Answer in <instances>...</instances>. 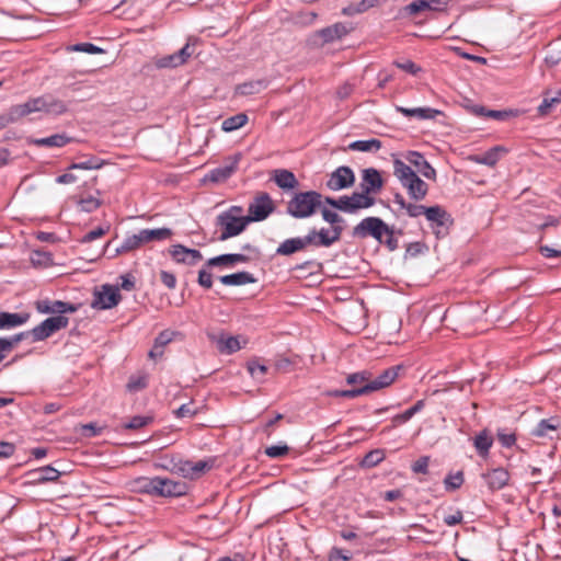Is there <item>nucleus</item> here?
Listing matches in <instances>:
<instances>
[{
    "instance_id": "nucleus-60",
    "label": "nucleus",
    "mask_w": 561,
    "mask_h": 561,
    "mask_svg": "<svg viewBox=\"0 0 561 561\" xmlns=\"http://www.w3.org/2000/svg\"><path fill=\"white\" fill-rule=\"evenodd\" d=\"M321 215L324 221L333 226L341 225L344 222V219L335 211H332L325 207L321 208Z\"/></svg>"
},
{
    "instance_id": "nucleus-63",
    "label": "nucleus",
    "mask_w": 561,
    "mask_h": 561,
    "mask_svg": "<svg viewBox=\"0 0 561 561\" xmlns=\"http://www.w3.org/2000/svg\"><path fill=\"white\" fill-rule=\"evenodd\" d=\"M102 428L96 423H87L80 425V434L84 437L91 438L101 434Z\"/></svg>"
},
{
    "instance_id": "nucleus-1",
    "label": "nucleus",
    "mask_w": 561,
    "mask_h": 561,
    "mask_svg": "<svg viewBox=\"0 0 561 561\" xmlns=\"http://www.w3.org/2000/svg\"><path fill=\"white\" fill-rule=\"evenodd\" d=\"M383 187V180L380 172L375 168H367L362 171V182L359 191L353 192L351 195L358 210L367 209L376 204L375 194L379 193Z\"/></svg>"
},
{
    "instance_id": "nucleus-4",
    "label": "nucleus",
    "mask_w": 561,
    "mask_h": 561,
    "mask_svg": "<svg viewBox=\"0 0 561 561\" xmlns=\"http://www.w3.org/2000/svg\"><path fill=\"white\" fill-rule=\"evenodd\" d=\"M388 232V224L379 217H366L362 219L352 230V236L357 239L374 238L378 243H382V237Z\"/></svg>"
},
{
    "instance_id": "nucleus-24",
    "label": "nucleus",
    "mask_w": 561,
    "mask_h": 561,
    "mask_svg": "<svg viewBox=\"0 0 561 561\" xmlns=\"http://www.w3.org/2000/svg\"><path fill=\"white\" fill-rule=\"evenodd\" d=\"M73 140L72 137L68 136L66 133L54 134L44 138H33L28 142L36 147H56L62 148L66 145L70 144Z\"/></svg>"
},
{
    "instance_id": "nucleus-62",
    "label": "nucleus",
    "mask_w": 561,
    "mask_h": 561,
    "mask_svg": "<svg viewBox=\"0 0 561 561\" xmlns=\"http://www.w3.org/2000/svg\"><path fill=\"white\" fill-rule=\"evenodd\" d=\"M289 451V447L286 444L283 445H273L265 449V455L270 458H280L287 455Z\"/></svg>"
},
{
    "instance_id": "nucleus-3",
    "label": "nucleus",
    "mask_w": 561,
    "mask_h": 561,
    "mask_svg": "<svg viewBox=\"0 0 561 561\" xmlns=\"http://www.w3.org/2000/svg\"><path fill=\"white\" fill-rule=\"evenodd\" d=\"M242 207L231 206L216 217L215 225L221 229L219 241H226L242 233L249 222L241 216Z\"/></svg>"
},
{
    "instance_id": "nucleus-19",
    "label": "nucleus",
    "mask_w": 561,
    "mask_h": 561,
    "mask_svg": "<svg viewBox=\"0 0 561 561\" xmlns=\"http://www.w3.org/2000/svg\"><path fill=\"white\" fill-rule=\"evenodd\" d=\"M351 30L352 27L348 24L337 22L330 26L319 30L317 34L322 38V42L324 44H328L343 38L351 32Z\"/></svg>"
},
{
    "instance_id": "nucleus-14",
    "label": "nucleus",
    "mask_w": 561,
    "mask_h": 561,
    "mask_svg": "<svg viewBox=\"0 0 561 561\" xmlns=\"http://www.w3.org/2000/svg\"><path fill=\"white\" fill-rule=\"evenodd\" d=\"M311 238H308V234L304 237L289 238L284 240L277 247L275 254L282 256H289L294 253L304 251L310 244Z\"/></svg>"
},
{
    "instance_id": "nucleus-22",
    "label": "nucleus",
    "mask_w": 561,
    "mask_h": 561,
    "mask_svg": "<svg viewBox=\"0 0 561 561\" xmlns=\"http://www.w3.org/2000/svg\"><path fill=\"white\" fill-rule=\"evenodd\" d=\"M482 478L485 480L490 490L496 491L507 485L510 473L506 469L499 467L483 473Z\"/></svg>"
},
{
    "instance_id": "nucleus-30",
    "label": "nucleus",
    "mask_w": 561,
    "mask_h": 561,
    "mask_svg": "<svg viewBox=\"0 0 561 561\" xmlns=\"http://www.w3.org/2000/svg\"><path fill=\"white\" fill-rule=\"evenodd\" d=\"M142 243L152 241H162L172 237L173 232L170 228L141 229L139 230Z\"/></svg>"
},
{
    "instance_id": "nucleus-59",
    "label": "nucleus",
    "mask_w": 561,
    "mask_h": 561,
    "mask_svg": "<svg viewBox=\"0 0 561 561\" xmlns=\"http://www.w3.org/2000/svg\"><path fill=\"white\" fill-rule=\"evenodd\" d=\"M176 334L178 333L175 331H171V330H164V331L160 332L154 340L156 350L163 348L167 344H169L173 340V337Z\"/></svg>"
},
{
    "instance_id": "nucleus-7",
    "label": "nucleus",
    "mask_w": 561,
    "mask_h": 561,
    "mask_svg": "<svg viewBox=\"0 0 561 561\" xmlns=\"http://www.w3.org/2000/svg\"><path fill=\"white\" fill-rule=\"evenodd\" d=\"M69 319L65 316H55L45 319L38 325L31 330L33 342H39L48 339L55 332L65 329Z\"/></svg>"
},
{
    "instance_id": "nucleus-29",
    "label": "nucleus",
    "mask_w": 561,
    "mask_h": 561,
    "mask_svg": "<svg viewBox=\"0 0 561 561\" xmlns=\"http://www.w3.org/2000/svg\"><path fill=\"white\" fill-rule=\"evenodd\" d=\"M560 427V422L554 419L541 420L531 431V435L536 437H550V433L557 432Z\"/></svg>"
},
{
    "instance_id": "nucleus-48",
    "label": "nucleus",
    "mask_w": 561,
    "mask_h": 561,
    "mask_svg": "<svg viewBox=\"0 0 561 561\" xmlns=\"http://www.w3.org/2000/svg\"><path fill=\"white\" fill-rule=\"evenodd\" d=\"M154 65L159 69L175 68V67L182 66L181 65V60H179V57H178L176 53L168 55V56H164V57H161V58H158L154 61Z\"/></svg>"
},
{
    "instance_id": "nucleus-43",
    "label": "nucleus",
    "mask_w": 561,
    "mask_h": 561,
    "mask_svg": "<svg viewBox=\"0 0 561 561\" xmlns=\"http://www.w3.org/2000/svg\"><path fill=\"white\" fill-rule=\"evenodd\" d=\"M385 459V454L381 449H374L367 453L360 461L363 468H373Z\"/></svg>"
},
{
    "instance_id": "nucleus-26",
    "label": "nucleus",
    "mask_w": 561,
    "mask_h": 561,
    "mask_svg": "<svg viewBox=\"0 0 561 561\" xmlns=\"http://www.w3.org/2000/svg\"><path fill=\"white\" fill-rule=\"evenodd\" d=\"M31 314L28 312L12 313L7 311L0 312V330H9L26 323Z\"/></svg>"
},
{
    "instance_id": "nucleus-38",
    "label": "nucleus",
    "mask_w": 561,
    "mask_h": 561,
    "mask_svg": "<svg viewBox=\"0 0 561 561\" xmlns=\"http://www.w3.org/2000/svg\"><path fill=\"white\" fill-rule=\"evenodd\" d=\"M403 234L401 229L396 230L393 226L388 225V232H385V237H382V243L390 252H393L399 249V240L398 237Z\"/></svg>"
},
{
    "instance_id": "nucleus-18",
    "label": "nucleus",
    "mask_w": 561,
    "mask_h": 561,
    "mask_svg": "<svg viewBox=\"0 0 561 561\" xmlns=\"http://www.w3.org/2000/svg\"><path fill=\"white\" fill-rule=\"evenodd\" d=\"M239 156L233 157L229 164L220 165L210 170L204 178L206 182L220 183L228 180L237 170Z\"/></svg>"
},
{
    "instance_id": "nucleus-51",
    "label": "nucleus",
    "mask_w": 561,
    "mask_h": 561,
    "mask_svg": "<svg viewBox=\"0 0 561 561\" xmlns=\"http://www.w3.org/2000/svg\"><path fill=\"white\" fill-rule=\"evenodd\" d=\"M153 421L152 416L135 415L124 425L127 430H139Z\"/></svg>"
},
{
    "instance_id": "nucleus-28",
    "label": "nucleus",
    "mask_w": 561,
    "mask_h": 561,
    "mask_svg": "<svg viewBox=\"0 0 561 561\" xmlns=\"http://www.w3.org/2000/svg\"><path fill=\"white\" fill-rule=\"evenodd\" d=\"M219 282L226 286H242L247 284H253L256 282V279L251 273L242 271L220 276Z\"/></svg>"
},
{
    "instance_id": "nucleus-57",
    "label": "nucleus",
    "mask_w": 561,
    "mask_h": 561,
    "mask_svg": "<svg viewBox=\"0 0 561 561\" xmlns=\"http://www.w3.org/2000/svg\"><path fill=\"white\" fill-rule=\"evenodd\" d=\"M28 336H32L31 330L16 333L10 337H3V342L8 344V350L11 353L20 342L27 339Z\"/></svg>"
},
{
    "instance_id": "nucleus-37",
    "label": "nucleus",
    "mask_w": 561,
    "mask_h": 561,
    "mask_svg": "<svg viewBox=\"0 0 561 561\" xmlns=\"http://www.w3.org/2000/svg\"><path fill=\"white\" fill-rule=\"evenodd\" d=\"M247 123H248L247 114L239 113V114H236L233 116L226 118L221 124V128L224 131L230 133V131H234V130L241 128Z\"/></svg>"
},
{
    "instance_id": "nucleus-52",
    "label": "nucleus",
    "mask_w": 561,
    "mask_h": 561,
    "mask_svg": "<svg viewBox=\"0 0 561 561\" xmlns=\"http://www.w3.org/2000/svg\"><path fill=\"white\" fill-rule=\"evenodd\" d=\"M69 50L87 54H103L104 49L92 43H78L69 47Z\"/></svg>"
},
{
    "instance_id": "nucleus-40",
    "label": "nucleus",
    "mask_w": 561,
    "mask_h": 561,
    "mask_svg": "<svg viewBox=\"0 0 561 561\" xmlns=\"http://www.w3.org/2000/svg\"><path fill=\"white\" fill-rule=\"evenodd\" d=\"M393 174L399 180L400 183L409 180L411 176H414L415 171L411 169L407 163L401 161L400 159H394L393 161Z\"/></svg>"
},
{
    "instance_id": "nucleus-49",
    "label": "nucleus",
    "mask_w": 561,
    "mask_h": 561,
    "mask_svg": "<svg viewBox=\"0 0 561 561\" xmlns=\"http://www.w3.org/2000/svg\"><path fill=\"white\" fill-rule=\"evenodd\" d=\"M371 374L368 370H362L357 373L350 374L346 377V382L348 385H362L364 386L367 382H370Z\"/></svg>"
},
{
    "instance_id": "nucleus-44",
    "label": "nucleus",
    "mask_w": 561,
    "mask_h": 561,
    "mask_svg": "<svg viewBox=\"0 0 561 561\" xmlns=\"http://www.w3.org/2000/svg\"><path fill=\"white\" fill-rule=\"evenodd\" d=\"M465 482L463 472L457 471L456 473H449L444 479L445 489L447 491H454L459 489Z\"/></svg>"
},
{
    "instance_id": "nucleus-17",
    "label": "nucleus",
    "mask_w": 561,
    "mask_h": 561,
    "mask_svg": "<svg viewBox=\"0 0 561 561\" xmlns=\"http://www.w3.org/2000/svg\"><path fill=\"white\" fill-rule=\"evenodd\" d=\"M250 257L242 253H226L207 260L206 267H232L237 263H248Z\"/></svg>"
},
{
    "instance_id": "nucleus-6",
    "label": "nucleus",
    "mask_w": 561,
    "mask_h": 561,
    "mask_svg": "<svg viewBox=\"0 0 561 561\" xmlns=\"http://www.w3.org/2000/svg\"><path fill=\"white\" fill-rule=\"evenodd\" d=\"M275 209L272 197L268 193L262 192L257 194L253 202L250 203L248 208V216H244L247 221H262L266 219Z\"/></svg>"
},
{
    "instance_id": "nucleus-54",
    "label": "nucleus",
    "mask_w": 561,
    "mask_h": 561,
    "mask_svg": "<svg viewBox=\"0 0 561 561\" xmlns=\"http://www.w3.org/2000/svg\"><path fill=\"white\" fill-rule=\"evenodd\" d=\"M517 115V111L514 110H489L486 113L488 118H492L495 121L504 122L511 117Z\"/></svg>"
},
{
    "instance_id": "nucleus-56",
    "label": "nucleus",
    "mask_w": 561,
    "mask_h": 561,
    "mask_svg": "<svg viewBox=\"0 0 561 561\" xmlns=\"http://www.w3.org/2000/svg\"><path fill=\"white\" fill-rule=\"evenodd\" d=\"M476 161L489 167L495 165L499 161L497 148H491L484 154L478 157Z\"/></svg>"
},
{
    "instance_id": "nucleus-25",
    "label": "nucleus",
    "mask_w": 561,
    "mask_h": 561,
    "mask_svg": "<svg viewBox=\"0 0 561 561\" xmlns=\"http://www.w3.org/2000/svg\"><path fill=\"white\" fill-rule=\"evenodd\" d=\"M396 111L407 117H416L420 121L434 119L435 117H437L438 115L442 114V112L439 110L432 108V107L409 108V107H403V106L397 105Z\"/></svg>"
},
{
    "instance_id": "nucleus-32",
    "label": "nucleus",
    "mask_w": 561,
    "mask_h": 561,
    "mask_svg": "<svg viewBox=\"0 0 561 561\" xmlns=\"http://www.w3.org/2000/svg\"><path fill=\"white\" fill-rule=\"evenodd\" d=\"M382 142L377 138H370L366 140H355L348 145V149L352 151L362 152H376L381 149Z\"/></svg>"
},
{
    "instance_id": "nucleus-42",
    "label": "nucleus",
    "mask_w": 561,
    "mask_h": 561,
    "mask_svg": "<svg viewBox=\"0 0 561 561\" xmlns=\"http://www.w3.org/2000/svg\"><path fill=\"white\" fill-rule=\"evenodd\" d=\"M139 488L142 492L158 496V488L160 485V477L140 478L138 480Z\"/></svg>"
},
{
    "instance_id": "nucleus-34",
    "label": "nucleus",
    "mask_w": 561,
    "mask_h": 561,
    "mask_svg": "<svg viewBox=\"0 0 561 561\" xmlns=\"http://www.w3.org/2000/svg\"><path fill=\"white\" fill-rule=\"evenodd\" d=\"M425 407V400H417L411 408L407 409L404 412L399 413L392 417L393 426L403 424L411 420L416 413L421 412Z\"/></svg>"
},
{
    "instance_id": "nucleus-13",
    "label": "nucleus",
    "mask_w": 561,
    "mask_h": 561,
    "mask_svg": "<svg viewBox=\"0 0 561 561\" xmlns=\"http://www.w3.org/2000/svg\"><path fill=\"white\" fill-rule=\"evenodd\" d=\"M169 252L176 263L190 266L197 264L203 259V254L199 250L190 249L182 244L172 245Z\"/></svg>"
},
{
    "instance_id": "nucleus-31",
    "label": "nucleus",
    "mask_w": 561,
    "mask_h": 561,
    "mask_svg": "<svg viewBox=\"0 0 561 561\" xmlns=\"http://www.w3.org/2000/svg\"><path fill=\"white\" fill-rule=\"evenodd\" d=\"M13 118L18 122L20 118L38 112V101L37 98L28 99L25 103L16 104L10 107Z\"/></svg>"
},
{
    "instance_id": "nucleus-36",
    "label": "nucleus",
    "mask_w": 561,
    "mask_h": 561,
    "mask_svg": "<svg viewBox=\"0 0 561 561\" xmlns=\"http://www.w3.org/2000/svg\"><path fill=\"white\" fill-rule=\"evenodd\" d=\"M265 87L263 80L243 82L236 87V93L239 95H252L260 93Z\"/></svg>"
},
{
    "instance_id": "nucleus-11",
    "label": "nucleus",
    "mask_w": 561,
    "mask_h": 561,
    "mask_svg": "<svg viewBox=\"0 0 561 561\" xmlns=\"http://www.w3.org/2000/svg\"><path fill=\"white\" fill-rule=\"evenodd\" d=\"M447 5V0H415L404 5L400 13L402 16H414L425 11H440Z\"/></svg>"
},
{
    "instance_id": "nucleus-53",
    "label": "nucleus",
    "mask_w": 561,
    "mask_h": 561,
    "mask_svg": "<svg viewBox=\"0 0 561 561\" xmlns=\"http://www.w3.org/2000/svg\"><path fill=\"white\" fill-rule=\"evenodd\" d=\"M248 371L254 379L262 380L267 371V367L256 360H251L248 363Z\"/></svg>"
},
{
    "instance_id": "nucleus-21",
    "label": "nucleus",
    "mask_w": 561,
    "mask_h": 561,
    "mask_svg": "<svg viewBox=\"0 0 561 561\" xmlns=\"http://www.w3.org/2000/svg\"><path fill=\"white\" fill-rule=\"evenodd\" d=\"M401 185L407 188L410 198L416 202L424 199L428 192V185L417 174H414Z\"/></svg>"
},
{
    "instance_id": "nucleus-46",
    "label": "nucleus",
    "mask_w": 561,
    "mask_h": 561,
    "mask_svg": "<svg viewBox=\"0 0 561 561\" xmlns=\"http://www.w3.org/2000/svg\"><path fill=\"white\" fill-rule=\"evenodd\" d=\"M368 394V390L366 389V385L360 386L358 388L350 389V390H332L329 392L331 397H344V398H355L358 396Z\"/></svg>"
},
{
    "instance_id": "nucleus-10",
    "label": "nucleus",
    "mask_w": 561,
    "mask_h": 561,
    "mask_svg": "<svg viewBox=\"0 0 561 561\" xmlns=\"http://www.w3.org/2000/svg\"><path fill=\"white\" fill-rule=\"evenodd\" d=\"M38 112L48 116H60L68 112L69 103L65 102L51 93H45L37 96Z\"/></svg>"
},
{
    "instance_id": "nucleus-8",
    "label": "nucleus",
    "mask_w": 561,
    "mask_h": 561,
    "mask_svg": "<svg viewBox=\"0 0 561 561\" xmlns=\"http://www.w3.org/2000/svg\"><path fill=\"white\" fill-rule=\"evenodd\" d=\"M355 179V173L350 167L341 165L330 173L325 186L333 192L346 190L354 185Z\"/></svg>"
},
{
    "instance_id": "nucleus-55",
    "label": "nucleus",
    "mask_w": 561,
    "mask_h": 561,
    "mask_svg": "<svg viewBox=\"0 0 561 561\" xmlns=\"http://www.w3.org/2000/svg\"><path fill=\"white\" fill-rule=\"evenodd\" d=\"M393 65L397 68H399L412 76H417L422 71V68L410 59H405L403 61L396 60V61H393Z\"/></svg>"
},
{
    "instance_id": "nucleus-12",
    "label": "nucleus",
    "mask_w": 561,
    "mask_h": 561,
    "mask_svg": "<svg viewBox=\"0 0 561 561\" xmlns=\"http://www.w3.org/2000/svg\"><path fill=\"white\" fill-rule=\"evenodd\" d=\"M403 370L402 365L391 366L385 369L380 375H378L375 379L370 380V382L365 383L368 393L373 391H378L383 388L392 385L396 379L399 377V371Z\"/></svg>"
},
{
    "instance_id": "nucleus-35",
    "label": "nucleus",
    "mask_w": 561,
    "mask_h": 561,
    "mask_svg": "<svg viewBox=\"0 0 561 561\" xmlns=\"http://www.w3.org/2000/svg\"><path fill=\"white\" fill-rule=\"evenodd\" d=\"M493 438L488 434L486 430L481 431L476 437L473 445L481 457L489 455L492 447Z\"/></svg>"
},
{
    "instance_id": "nucleus-20",
    "label": "nucleus",
    "mask_w": 561,
    "mask_h": 561,
    "mask_svg": "<svg viewBox=\"0 0 561 561\" xmlns=\"http://www.w3.org/2000/svg\"><path fill=\"white\" fill-rule=\"evenodd\" d=\"M405 159L409 163L414 165L417 171L428 180L436 179L435 169L427 162L424 156L419 151H408L405 154Z\"/></svg>"
},
{
    "instance_id": "nucleus-2",
    "label": "nucleus",
    "mask_w": 561,
    "mask_h": 561,
    "mask_svg": "<svg viewBox=\"0 0 561 561\" xmlns=\"http://www.w3.org/2000/svg\"><path fill=\"white\" fill-rule=\"evenodd\" d=\"M322 206V194L317 191L296 192L286 204V213L305 219L313 216Z\"/></svg>"
},
{
    "instance_id": "nucleus-23",
    "label": "nucleus",
    "mask_w": 561,
    "mask_h": 561,
    "mask_svg": "<svg viewBox=\"0 0 561 561\" xmlns=\"http://www.w3.org/2000/svg\"><path fill=\"white\" fill-rule=\"evenodd\" d=\"M322 202L346 214H356L358 211L352 195H342L337 198L325 196L324 198L322 197Z\"/></svg>"
},
{
    "instance_id": "nucleus-16",
    "label": "nucleus",
    "mask_w": 561,
    "mask_h": 561,
    "mask_svg": "<svg viewBox=\"0 0 561 561\" xmlns=\"http://www.w3.org/2000/svg\"><path fill=\"white\" fill-rule=\"evenodd\" d=\"M158 496L162 497H178L187 493L188 486L183 481H174L169 478L160 477V485L157 489Z\"/></svg>"
},
{
    "instance_id": "nucleus-58",
    "label": "nucleus",
    "mask_w": 561,
    "mask_h": 561,
    "mask_svg": "<svg viewBox=\"0 0 561 561\" xmlns=\"http://www.w3.org/2000/svg\"><path fill=\"white\" fill-rule=\"evenodd\" d=\"M239 340L234 336H229L222 341H220V351L226 352L228 354L234 353L240 350Z\"/></svg>"
},
{
    "instance_id": "nucleus-9",
    "label": "nucleus",
    "mask_w": 561,
    "mask_h": 561,
    "mask_svg": "<svg viewBox=\"0 0 561 561\" xmlns=\"http://www.w3.org/2000/svg\"><path fill=\"white\" fill-rule=\"evenodd\" d=\"M119 289L112 285H103L101 291L94 294L92 307L100 310L111 309L119 304Z\"/></svg>"
},
{
    "instance_id": "nucleus-41",
    "label": "nucleus",
    "mask_w": 561,
    "mask_h": 561,
    "mask_svg": "<svg viewBox=\"0 0 561 561\" xmlns=\"http://www.w3.org/2000/svg\"><path fill=\"white\" fill-rule=\"evenodd\" d=\"M104 161L95 156H91L89 159L75 162L68 167V170H96L102 168Z\"/></svg>"
},
{
    "instance_id": "nucleus-64",
    "label": "nucleus",
    "mask_w": 561,
    "mask_h": 561,
    "mask_svg": "<svg viewBox=\"0 0 561 561\" xmlns=\"http://www.w3.org/2000/svg\"><path fill=\"white\" fill-rule=\"evenodd\" d=\"M329 561H350L352 556L348 551L333 547L329 552Z\"/></svg>"
},
{
    "instance_id": "nucleus-47",
    "label": "nucleus",
    "mask_w": 561,
    "mask_h": 561,
    "mask_svg": "<svg viewBox=\"0 0 561 561\" xmlns=\"http://www.w3.org/2000/svg\"><path fill=\"white\" fill-rule=\"evenodd\" d=\"M78 310V306L61 301V300H55L51 304V313H57V316H64L67 312H76Z\"/></svg>"
},
{
    "instance_id": "nucleus-33",
    "label": "nucleus",
    "mask_w": 561,
    "mask_h": 561,
    "mask_svg": "<svg viewBox=\"0 0 561 561\" xmlns=\"http://www.w3.org/2000/svg\"><path fill=\"white\" fill-rule=\"evenodd\" d=\"M308 238H311L310 244L313 247H324L329 248L331 247V240L330 236L331 232L329 229L322 228L320 230H317L316 228H312L308 231Z\"/></svg>"
},
{
    "instance_id": "nucleus-5",
    "label": "nucleus",
    "mask_w": 561,
    "mask_h": 561,
    "mask_svg": "<svg viewBox=\"0 0 561 561\" xmlns=\"http://www.w3.org/2000/svg\"><path fill=\"white\" fill-rule=\"evenodd\" d=\"M425 218L437 239L445 238L449 233V228L454 225L451 215L439 205L430 206Z\"/></svg>"
},
{
    "instance_id": "nucleus-27",
    "label": "nucleus",
    "mask_w": 561,
    "mask_h": 561,
    "mask_svg": "<svg viewBox=\"0 0 561 561\" xmlns=\"http://www.w3.org/2000/svg\"><path fill=\"white\" fill-rule=\"evenodd\" d=\"M273 180L279 188L285 191L295 190L299 185L295 174L286 169L274 170Z\"/></svg>"
},
{
    "instance_id": "nucleus-61",
    "label": "nucleus",
    "mask_w": 561,
    "mask_h": 561,
    "mask_svg": "<svg viewBox=\"0 0 561 561\" xmlns=\"http://www.w3.org/2000/svg\"><path fill=\"white\" fill-rule=\"evenodd\" d=\"M378 3V0H360L354 8L351 7L345 9V13H363L370 8H374Z\"/></svg>"
},
{
    "instance_id": "nucleus-39",
    "label": "nucleus",
    "mask_w": 561,
    "mask_h": 561,
    "mask_svg": "<svg viewBox=\"0 0 561 561\" xmlns=\"http://www.w3.org/2000/svg\"><path fill=\"white\" fill-rule=\"evenodd\" d=\"M140 232L127 236L123 243L116 249V254H122L136 250L142 245Z\"/></svg>"
},
{
    "instance_id": "nucleus-50",
    "label": "nucleus",
    "mask_w": 561,
    "mask_h": 561,
    "mask_svg": "<svg viewBox=\"0 0 561 561\" xmlns=\"http://www.w3.org/2000/svg\"><path fill=\"white\" fill-rule=\"evenodd\" d=\"M496 437L502 447L511 448L516 443L515 433L507 432L505 428H499Z\"/></svg>"
},
{
    "instance_id": "nucleus-45",
    "label": "nucleus",
    "mask_w": 561,
    "mask_h": 561,
    "mask_svg": "<svg viewBox=\"0 0 561 561\" xmlns=\"http://www.w3.org/2000/svg\"><path fill=\"white\" fill-rule=\"evenodd\" d=\"M101 201L94 196L82 197L78 201V206L81 211L92 213L101 206Z\"/></svg>"
},
{
    "instance_id": "nucleus-15",
    "label": "nucleus",
    "mask_w": 561,
    "mask_h": 561,
    "mask_svg": "<svg viewBox=\"0 0 561 561\" xmlns=\"http://www.w3.org/2000/svg\"><path fill=\"white\" fill-rule=\"evenodd\" d=\"M60 471L51 466L41 467L38 469L26 472L27 483L30 484H43L46 482H55L60 477Z\"/></svg>"
}]
</instances>
